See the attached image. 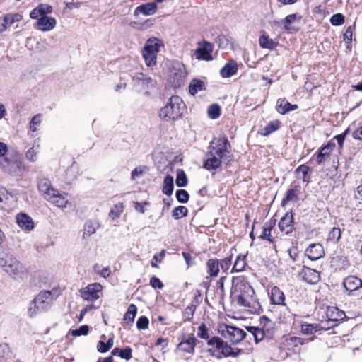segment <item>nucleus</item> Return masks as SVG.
<instances>
[{"instance_id":"nucleus-38","label":"nucleus","mask_w":362,"mask_h":362,"mask_svg":"<svg viewBox=\"0 0 362 362\" xmlns=\"http://www.w3.org/2000/svg\"><path fill=\"white\" fill-rule=\"evenodd\" d=\"M297 18L298 16L295 13L288 15L285 18L283 19V29L288 33H291L293 30L291 24L296 21Z\"/></svg>"},{"instance_id":"nucleus-15","label":"nucleus","mask_w":362,"mask_h":362,"mask_svg":"<svg viewBox=\"0 0 362 362\" xmlns=\"http://www.w3.org/2000/svg\"><path fill=\"white\" fill-rule=\"evenodd\" d=\"M302 279L310 284H315L320 280V274L315 269L304 267L300 274Z\"/></svg>"},{"instance_id":"nucleus-31","label":"nucleus","mask_w":362,"mask_h":362,"mask_svg":"<svg viewBox=\"0 0 362 362\" xmlns=\"http://www.w3.org/2000/svg\"><path fill=\"white\" fill-rule=\"evenodd\" d=\"M305 341L303 338L297 337H290L286 339L284 344L288 349H293L298 346L303 345Z\"/></svg>"},{"instance_id":"nucleus-17","label":"nucleus","mask_w":362,"mask_h":362,"mask_svg":"<svg viewBox=\"0 0 362 362\" xmlns=\"http://www.w3.org/2000/svg\"><path fill=\"white\" fill-rule=\"evenodd\" d=\"M325 252L321 244H311L305 250V255L310 260H317L323 257Z\"/></svg>"},{"instance_id":"nucleus-35","label":"nucleus","mask_w":362,"mask_h":362,"mask_svg":"<svg viewBox=\"0 0 362 362\" xmlns=\"http://www.w3.org/2000/svg\"><path fill=\"white\" fill-rule=\"evenodd\" d=\"M112 355L119 356L122 358L129 360L132 358V349L129 347H126L123 349L115 348L112 351Z\"/></svg>"},{"instance_id":"nucleus-60","label":"nucleus","mask_w":362,"mask_h":362,"mask_svg":"<svg viewBox=\"0 0 362 362\" xmlns=\"http://www.w3.org/2000/svg\"><path fill=\"white\" fill-rule=\"evenodd\" d=\"M150 285L153 288H159L161 289L163 287V284L162 281L157 277L153 276L150 279Z\"/></svg>"},{"instance_id":"nucleus-39","label":"nucleus","mask_w":362,"mask_h":362,"mask_svg":"<svg viewBox=\"0 0 362 362\" xmlns=\"http://www.w3.org/2000/svg\"><path fill=\"white\" fill-rule=\"evenodd\" d=\"M246 266L245 256L238 255L236 257L231 272H240Z\"/></svg>"},{"instance_id":"nucleus-16","label":"nucleus","mask_w":362,"mask_h":362,"mask_svg":"<svg viewBox=\"0 0 362 362\" xmlns=\"http://www.w3.org/2000/svg\"><path fill=\"white\" fill-rule=\"evenodd\" d=\"M197 342V339L191 334L185 339L180 342L177 347L184 352L194 354Z\"/></svg>"},{"instance_id":"nucleus-7","label":"nucleus","mask_w":362,"mask_h":362,"mask_svg":"<svg viewBox=\"0 0 362 362\" xmlns=\"http://www.w3.org/2000/svg\"><path fill=\"white\" fill-rule=\"evenodd\" d=\"M58 295L59 291L55 288L52 291H44L37 295L33 303L37 310H44L49 307L53 299L57 298Z\"/></svg>"},{"instance_id":"nucleus-11","label":"nucleus","mask_w":362,"mask_h":362,"mask_svg":"<svg viewBox=\"0 0 362 362\" xmlns=\"http://www.w3.org/2000/svg\"><path fill=\"white\" fill-rule=\"evenodd\" d=\"M186 75L187 74L182 64H177L174 66L170 74V79L173 86L176 88L183 85Z\"/></svg>"},{"instance_id":"nucleus-44","label":"nucleus","mask_w":362,"mask_h":362,"mask_svg":"<svg viewBox=\"0 0 362 362\" xmlns=\"http://www.w3.org/2000/svg\"><path fill=\"white\" fill-rule=\"evenodd\" d=\"M341 238V230L334 227L328 234L327 240L332 243H337Z\"/></svg>"},{"instance_id":"nucleus-19","label":"nucleus","mask_w":362,"mask_h":362,"mask_svg":"<svg viewBox=\"0 0 362 362\" xmlns=\"http://www.w3.org/2000/svg\"><path fill=\"white\" fill-rule=\"evenodd\" d=\"M329 327H323L321 324H308L305 323L301 325V332L304 335H313L317 332L326 331Z\"/></svg>"},{"instance_id":"nucleus-3","label":"nucleus","mask_w":362,"mask_h":362,"mask_svg":"<svg viewBox=\"0 0 362 362\" xmlns=\"http://www.w3.org/2000/svg\"><path fill=\"white\" fill-rule=\"evenodd\" d=\"M185 107V105L182 98L177 95H173L160 109L158 117L165 122L173 123L181 117Z\"/></svg>"},{"instance_id":"nucleus-22","label":"nucleus","mask_w":362,"mask_h":362,"mask_svg":"<svg viewBox=\"0 0 362 362\" xmlns=\"http://www.w3.org/2000/svg\"><path fill=\"white\" fill-rule=\"evenodd\" d=\"M220 350H221V354L224 357L232 358H236L244 352L243 349L232 347L225 341H223V344L221 345Z\"/></svg>"},{"instance_id":"nucleus-1","label":"nucleus","mask_w":362,"mask_h":362,"mask_svg":"<svg viewBox=\"0 0 362 362\" xmlns=\"http://www.w3.org/2000/svg\"><path fill=\"white\" fill-rule=\"evenodd\" d=\"M230 147L226 136L214 138L204 156V168L211 172L221 170L223 161L230 157Z\"/></svg>"},{"instance_id":"nucleus-21","label":"nucleus","mask_w":362,"mask_h":362,"mask_svg":"<svg viewBox=\"0 0 362 362\" xmlns=\"http://www.w3.org/2000/svg\"><path fill=\"white\" fill-rule=\"evenodd\" d=\"M156 9L157 5L155 3H148L136 7L134 15L137 16L139 13H142L144 16H151L156 13Z\"/></svg>"},{"instance_id":"nucleus-49","label":"nucleus","mask_w":362,"mask_h":362,"mask_svg":"<svg viewBox=\"0 0 362 362\" xmlns=\"http://www.w3.org/2000/svg\"><path fill=\"white\" fill-rule=\"evenodd\" d=\"M176 198L180 203H186L189 199V194L185 189H179L176 192Z\"/></svg>"},{"instance_id":"nucleus-53","label":"nucleus","mask_w":362,"mask_h":362,"mask_svg":"<svg viewBox=\"0 0 362 362\" xmlns=\"http://www.w3.org/2000/svg\"><path fill=\"white\" fill-rule=\"evenodd\" d=\"M148 323V319L146 316H141L136 322V327L139 329H146Z\"/></svg>"},{"instance_id":"nucleus-24","label":"nucleus","mask_w":362,"mask_h":362,"mask_svg":"<svg viewBox=\"0 0 362 362\" xmlns=\"http://www.w3.org/2000/svg\"><path fill=\"white\" fill-rule=\"evenodd\" d=\"M162 46H163V44L160 40L152 37L147 40L143 49L153 52V53L158 54Z\"/></svg>"},{"instance_id":"nucleus-2","label":"nucleus","mask_w":362,"mask_h":362,"mask_svg":"<svg viewBox=\"0 0 362 362\" xmlns=\"http://www.w3.org/2000/svg\"><path fill=\"white\" fill-rule=\"evenodd\" d=\"M232 292L233 294L240 293L237 296L238 305L247 308L251 313L259 314L262 311L261 305L255 296V291L248 283L240 281L235 284Z\"/></svg>"},{"instance_id":"nucleus-47","label":"nucleus","mask_w":362,"mask_h":362,"mask_svg":"<svg viewBox=\"0 0 362 362\" xmlns=\"http://www.w3.org/2000/svg\"><path fill=\"white\" fill-rule=\"evenodd\" d=\"M38 149L39 146H33L32 148H29L25 153L26 158L32 162L35 161L37 160Z\"/></svg>"},{"instance_id":"nucleus-14","label":"nucleus","mask_w":362,"mask_h":362,"mask_svg":"<svg viewBox=\"0 0 362 362\" xmlns=\"http://www.w3.org/2000/svg\"><path fill=\"white\" fill-rule=\"evenodd\" d=\"M56 25L57 21L55 18L47 16H43L38 18L35 28L40 31L47 32L53 30Z\"/></svg>"},{"instance_id":"nucleus-63","label":"nucleus","mask_w":362,"mask_h":362,"mask_svg":"<svg viewBox=\"0 0 362 362\" xmlns=\"http://www.w3.org/2000/svg\"><path fill=\"white\" fill-rule=\"evenodd\" d=\"M355 198L358 201L360 206H362V185L357 187Z\"/></svg>"},{"instance_id":"nucleus-45","label":"nucleus","mask_w":362,"mask_h":362,"mask_svg":"<svg viewBox=\"0 0 362 362\" xmlns=\"http://www.w3.org/2000/svg\"><path fill=\"white\" fill-rule=\"evenodd\" d=\"M98 226L96 223L87 221L84 225L83 237H85V235L90 236V235L95 233Z\"/></svg>"},{"instance_id":"nucleus-55","label":"nucleus","mask_w":362,"mask_h":362,"mask_svg":"<svg viewBox=\"0 0 362 362\" xmlns=\"http://www.w3.org/2000/svg\"><path fill=\"white\" fill-rule=\"evenodd\" d=\"M13 22V20L10 21V18L8 16H4L0 19V33L6 30L8 23L11 25Z\"/></svg>"},{"instance_id":"nucleus-33","label":"nucleus","mask_w":362,"mask_h":362,"mask_svg":"<svg viewBox=\"0 0 362 362\" xmlns=\"http://www.w3.org/2000/svg\"><path fill=\"white\" fill-rule=\"evenodd\" d=\"M142 55L148 66H151L156 64L157 54L153 53V52L143 49Z\"/></svg>"},{"instance_id":"nucleus-5","label":"nucleus","mask_w":362,"mask_h":362,"mask_svg":"<svg viewBox=\"0 0 362 362\" xmlns=\"http://www.w3.org/2000/svg\"><path fill=\"white\" fill-rule=\"evenodd\" d=\"M38 189L44 198L59 208H66L69 200L66 194L59 193L51 187L50 182L47 178H42L37 184Z\"/></svg>"},{"instance_id":"nucleus-30","label":"nucleus","mask_w":362,"mask_h":362,"mask_svg":"<svg viewBox=\"0 0 362 362\" xmlns=\"http://www.w3.org/2000/svg\"><path fill=\"white\" fill-rule=\"evenodd\" d=\"M259 46L263 49H272L276 47L277 42H274L268 35H262L259 38Z\"/></svg>"},{"instance_id":"nucleus-13","label":"nucleus","mask_w":362,"mask_h":362,"mask_svg":"<svg viewBox=\"0 0 362 362\" xmlns=\"http://www.w3.org/2000/svg\"><path fill=\"white\" fill-rule=\"evenodd\" d=\"M343 286L348 296L354 295V292L362 287V280L356 276H349L343 281Z\"/></svg>"},{"instance_id":"nucleus-29","label":"nucleus","mask_w":362,"mask_h":362,"mask_svg":"<svg viewBox=\"0 0 362 362\" xmlns=\"http://www.w3.org/2000/svg\"><path fill=\"white\" fill-rule=\"evenodd\" d=\"M135 79L137 81L139 84H141L146 88L153 87L156 84V82L153 78L146 76L143 73L136 74Z\"/></svg>"},{"instance_id":"nucleus-50","label":"nucleus","mask_w":362,"mask_h":362,"mask_svg":"<svg viewBox=\"0 0 362 362\" xmlns=\"http://www.w3.org/2000/svg\"><path fill=\"white\" fill-rule=\"evenodd\" d=\"M330 23L333 25H340L344 23V17L341 13H336L330 18Z\"/></svg>"},{"instance_id":"nucleus-57","label":"nucleus","mask_w":362,"mask_h":362,"mask_svg":"<svg viewBox=\"0 0 362 362\" xmlns=\"http://www.w3.org/2000/svg\"><path fill=\"white\" fill-rule=\"evenodd\" d=\"M37 7L40 11L41 16H47L52 11V6L47 4H41Z\"/></svg>"},{"instance_id":"nucleus-43","label":"nucleus","mask_w":362,"mask_h":362,"mask_svg":"<svg viewBox=\"0 0 362 362\" xmlns=\"http://www.w3.org/2000/svg\"><path fill=\"white\" fill-rule=\"evenodd\" d=\"M207 113L209 118L217 119L221 115V108L218 105L213 104L209 107Z\"/></svg>"},{"instance_id":"nucleus-42","label":"nucleus","mask_w":362,"mask_h":362,"mask_svg":"<svg viewBox=\"0 0 362 362\" xmlns=\"http://www.w3.org/2000/svg\"><path fill=\"white\" fill-rule=\"evenodd\" d=\"M175 183L178 187H185L187 185V177L183 170H177Z\"/></svg>"},{"instance_id":"nucleus-64","label":"nucleus","mask_w":362,"mask_h":362,"mask_svg":"<svg viewBox=\"0 0 362 362\" xmlns=\"http://www.w3.org/2000/svg\"><path fill=\"white\" fill-rule=\"evenodd\" d=\"M288 252L289 257L293 262H296L298 259V253L296 248H291L288 250Z\"/></svg>"},{"instance_id":"nucleus-9","label":"nucleus","mask_w":362,"mask_h":362,"mask_svg":"<svg viewBox=\"0 0 362 362\" xmlns=\"http://www.w3.org/2000/svg\"><path fill=\"white\" fill-rule=\"evenodd\" d=\"M103 286L99 283H93L80 291L81 297L88 301H95L100 298Z\"/></svg>"},{"instance_id":"nucleus-54","label":"nucleus","mask_w":362,"mask_h":362,"mask_svg":"<svg viewBox=\"0 0 362 362\" xmlns=\"http://www.w3.org/2000/svg\"><path fill=\"white\" fill-rule=\"evenodd\" d=\"M271 231H272V226L270 225L267 226V224H265L263 227L262 233L260 235V238L267 239L270 243H272V240L270 238Z\"/></svg>"},{"instance_id":"nucleus-37","label":"nucleus","mask_w":362,"mask_h":362,"mask_svg":"<svg viewBox=\"0 0 362 362\" xmlns=\"http://www.w3.org/2000/svg\"><path fill=\"white\" fill-rule=\"evenodd\" d=\"M310 170V168L305 165H300L296 170L295 173L298 179L302 180L303 182H308V173Z\"/></svg>"},{"instance_id":"nucleus-46","label":"nucleus","mask_w":362,"mask_h":362,"mask_svg":"<svg viewBox=\"0 0 362 362\" xmlns=\"http://www.w3.org/2000/svg\"><path fill=\"white\" fill-rule=\"evenodd\" d=\"M187 213V209L185 206H179L173 209L172 216L175 219H179L185 216Z\"/></svg>"},{"instance_id":"nucleus-51","label":"nucleus","mask_w":362,"mask_h":362,"mask_svg":"<svg viewBox=\"0 0 362 362\" xmlns=\"http://www.w3.org/2000/svg\"><path fill=\"white\" fill-rule=\"evenodd\" d=\"M93 268L95 272L99 274L103 278H107L110 274V270L108 267H104L100 269V267L99 266V264H96L94 265Z\"/></svg>"},{"instance_id":"nucleus-27","label":"nucleus","mask_w":362,"mask_h":362,"mask_svg":"<svg viewBox=\"0 0 362 362\" xmlns=\"http://www.w3.org/2000/svg\"><path fill=\"white\" fill-rule=\"evenodd\" d=\"M334 144L329 143L326 146H324L320 148L316 158L318 164H321L327 159L330 152L334 148Z\"/></svg>"},{"instance_id":"nucleus-32","label":"nucleus","mask_w":362,"mask_h":362,"mask_svg":"<svg viewBox=\"0 0 362 362\" xmlns=\"http://www.w3.org/2000/svg\"><path fill=\"white\" fill-rule=\"evenodd\" d=\"M173 177L168 175L165 177L163 180V194L170 196L173 192Z\"/></svg>"},{"instance_id":"nucleus-12","label":"nucleus","mask_w":362,"mask_h":362,"mask_svg":"<svg viewBox=\"0 0 362 362\" xmlns=\"http://www.w3.org/2000/svg\"><path fill=\"white\" fill-rule=\"evenodd\" d=\"M213 45L206 41L199 43V47L195 50L194 56L197 59L210 61L213 59L211 53Z\"/></svg>"},{"instance_id":"nucleus-34","label":"nucleus","mask_w":362,"mask_h":362,"mask_svg":"<svg viewBox=\"0 0 362 362\" xmlns=\"http://www.w3.org/2000/svg\"><path fill=\"white\" fill-rule=\"evenodd\" d=\"M299 190L297 187L287 191L286 197L283 199L281 204L284 205L288 202H297L298 199Z\"/></svg>"},{"instance_id":"nucleus-25","label":"nucleus","mask_w":362,"mask_h":362,"mask_svg":"<svg viewBox=\"0 0 362 362\" xmlns=\"http://www.w3.org/2000/svg\"><path fill=\"white\" fill-rule=\"evenodd\" d=\"M270 299L273 304L284 305L285 296L279 287L274 286L271 290Z\"/></svg>"},{"instance_id":"nucleus-6","label":"nucleus","mask_w":362,"mask_h":362,"mask_svg":"<svg viewBox=\"0 0 362 362\" xmlns=\"http://www.w3.org/2000/svg\"><path fill=\"white\" fill-rule=\"evenodd\" d=\"M3 168L9 175L17 177L23 176L25 170L23 162L17 154L11 158L5 157Z\"/></svg>"},{"instance_id":"nucleus-18","label":"nucleus","mask_w":362,"mask_h":362,"mask_svg":"<svg viewBox=\"0 0 362 362\" xmlns=\"http://www.w3.org/2000/svg\"><path fill=\"white\" fill-rule=\"evenodd\" d=\"M280 230L289 234L293 230V217L291 212H287L280 220L279 223Z\"/></svg>"},{"instance_id":"nucleus-52","label":"nucleus","mask_w":362,"mask_h":362,"mask_svg":"<svg viewBox=\"0 0 362 362\" xmlns=\"http://www.w3.org/2000/svg\"><path fill=\"white\" fill-rule=\"evenodd\" d=\"M223 341H224L220 337H214L211 339H208L207 344L209 346H215L217 349H220Z\"/></svg>"},{"instance_id":"nucleus-62","label":"nucleus","mask_w":362,"mask_h":362,"mask_svg":"<svg viewBox=\"0 0 362 362\" xmlns=\"http://www.w3.org/2000/svg\"><path fill=\"white\" fill-rule=\"evenodd\" d=\"M134 205H135L134 208H135L136 211H139L141 214H144L145 213L144 206L148 205V203L147 202H136L134 203Z\"/></svg>"},{"instance_id":"nucleus-26","label":"nucleus","mask_w":362,"mask_h":362,"mask_svg":"<svg viewBox=\"0 0 362 362\" xmlns=\"http://www.w3.org/2000/svg\"><path fill=\"white\" fill-rule=\"evenodd\" d=\"M238 71L237 63L234 61H230L225 64L221 69L220 74L223 78H228L236 74Z\"/></svg>"},{"instance_id":"nucleus-28","label":"nucleus","mask_w":362,"mask_h":362,"mask_svg":"<svg viewBox=\"0 0 362 362\" xmlns=\"http://www.w3.org/2000/svg\"><path fill=\"white\" fill-rule=\"evenodd\" d=\"M207 272L211 277H216L218 276L220 266L219 262L216 259H210L206 262Z\"/></svg>"},{"instance_id":"nucleus-56","label":"nucleus","mask_w":362,"mask_h":362,"mask_svg":"<svg viewBox=\"0 0 362 362\" xmlns=\"http://www.w3.org/2000/svg\"><path fill=\"white\" fill-rule=\"evenodd\" d=\"M231 262H232L231 256L223 259L221 261V262H219L220 268H221V269L223 272H226L230 268V267L231 265Z\"/></svg>"},{"instance_id":"nucleus-48","label":"nucleus","mask_w":362,"mask_h":362,"mask_svg":"<svg viewBox=\"0 0 362 362\" xmlns=\"http://www.w3.org/2000/svg\"><path fill=\"white\" fill-rule=\"evenodd\" d=\"M197 336L199 338L204 339H208L209 338V335L208 333V328L206 327L204 323H202L198 327Z\"/></svg>"},{"instance_id":"nucleus-61","label":"nucleus","mask_w":362,"mask_h":362,"mask_svg":"<svg viewBox=\"0 0 362 362\" xmlns=\"http://www.w3.org/2000/svg\"><path fill=\"white\" fill-rule=\"evenodd\" d=\"M115 208L117 209V211H115V209H112L109 214L110 216H111L113 218L119 217L121 213L122 212V204H116L115 206Z\"/></svg>"},{"instance_id":"nucleus-59","label":"nucleus","mask_w":362,"mask_h":362,"mask_svg":"<svg viewBox=\"0 0 362 362\" xmlns=\"http://www.w3.org/2000/svg\"><path fill=\"white\" fill-rule=\"evenodd\" d=\"M165 256V250H162L159 254H156L153 257V260L151 262V266L155 268H158V265L153 262V260L156 262H160Z\"/></svg>"},{"instance_id":"nucleus-40","label":"nucleus","mask_w":362,"mask_h":362,"mask_svg":"<svg viewBox=\"0 0 362 362\" xmlns=\"http://www.w3.org/2000/svg\"><path fill=\"white\" fill-rule=\"evenodd\" d=\"M136 312H137V308H136V305L134 304H131L129 306L128 310L124 316V320L127 323H132L134 322Z\"/></svg>"},{"instance_id":"nucleus-36","label":"nucleus","mask_w":362,"mask_h":362,"mask_svg":"<svg viewBox=\"0 0 362 362\" xmlns=\"http://www.w3.org/2000/svg\"><path fill=\"white\" fill-rule=\"evenodd\" d=\"M204 88V83L199 79H194L189 84V91L190 94L194 95L199 91Z\"/></svg>"},{"instance_id":"nucleus-20","label":"nucleus","mask_w":362,"mask_h":362,"mask_svg":"<svg viewBox=\"0 0 362 362\" xmlns=\"http://www.w3.org/2000/svg\"><path fill=\"white\" fill-rule=\"evenodd\" d=\"M17 223L20 228L30 231L34 228V223L32 218L26 214H19L16 217Z\"/></svg>"},{"instance_id":"nucleus-23","label":"nucleus","mask_w":362,"mask_h":362,"mask_svg":"<svg viewBox=\"0 0 362 362\" xmlns=\"http://www.w3.org/2000/svg\"><path fill=\"white\" fill-rule=\"evenodd\" d=\"M298 108L297 105H292L286 99H279L276 103V110L281 115L295 110Z\"/></svg>"},{"instance_id":"nucleus-58","label":"nucleus","mask_w":362,"mask_h":362,"mask_svg":"<svg viewBox=\"0 0 362 362\" xmlns=\"http://www.w3.org/2000/svg\"><path fill=\"white\" fill-rule=\"evenodd\" d=\"M89 327L88 325H82L78 329L73 330L71 334L73 336L86 335L88 332Z\"/></svg>"},{"instance_id":"nucleus-41","label":"nucleus","mask_w":362,"mask_h":362,"mask_svg":"<svg viewBox=\"0 0 362 362\" xmlns=\"http://www.w3.org/2000/svg\"><path fill=\"white\" fill-rule=\"evenodd\" d=\"M279 128V122L277 121L270 122L267 126H265L261 134L264 136H268L272 132L277 130Z\"/></svg>"},{"instance_id":"nucleus-10","label":"nucleus","mask_w":362,"mask_h":362,"mask_svg":"<svg viewBox=\"0 0 362 362\" xmlns=\"http://www.w3.org/2000/svg\"><path fill=\"white\" fill-rule=\"evenodd\" d=\"M221 335L232 343L237 344L245 337L246 332L236 327L226 325L225 329L221 331Z\"/></svg>"},{"instance_id":"nucleus-8","label":"nucleus","mask_w":362,"mask_h":362,"mask_svg":"<svg viewBox=\"0 0 362 362\" xmlns=\"http://www.w3.org/2000/svg\"><path fill=\"white\" fill-rule=\"evenodd\" d=\"M260 325L262 326L261 328L257 327H247V331L253 335L256 343L262 340L264 336L269 333L270 328L273 326V322L267 317L263 316L260 318Z\"/></svg>"},{"instance_id":"nucleus-4","label":"nucleus","mask_w":362,"mask_h":362,"mask_svg":"<svg viewBox=\"0 0 362 362\" xmlns=\"http://www.w3.org/2000/svg\"><path fill=\"white\" fill-rule=\"evenodd\" d=\"M0 267L10 276L21 278L25 268L17 257L6 250H0Z\"/></svg>"}]
</instances>
